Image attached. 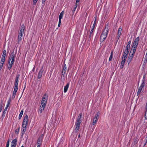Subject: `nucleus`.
Returning <instances> with one entry per match:
<instances>
[{
    "label": "nucleus",
    "mask_w": 147,
    "mask_h": 147,
    "mask_svg": "<svg viewBox=\"0 0 147 147\" xmlns=\"http://www.w3.org/2000/svg\"><path fill=\"white\" fill-rule=\"evenodd\" d=\"M16 56V54L14 53L13 51L9 55L8 62V64H9L8 69L9 70L11 69L13 64L14 63Z\"/></svg>",
    "instance_id": "nucleus-1"
},
{
    "label": "nucleus",
    "mask_w": 147,
    "mask_h": 147,
    "mask_svg": "<svg viewBox=\"0 0 147 147\" xmlns=\"http://www.w3.org/2000/svg\"><path fill=\"white\" fill-rule=\"evenodd\" d=\"M25 30V27L24 24L22 25L20 27V30L18 33V38L17 44L18 45L20 42L21 41L23 37V35L24 33Z\"/></svg>",
    "instance_id": "nucleus-2"
},
{
    "label": "nucleus",
    "mask_w": 147,
    "mask_h": 147,
    "mask_svg": "<svg viewBox=\"0 0 147 147\" xmlns=\"http://www.w3.org/2000/svg\"><path fill=\"white\" fill-rule=\"evenodd\" d=\"M82 116V113H80L79 116H78L77 120L76 122L75 125V126H76L75 130L76 132L78 131L79 129L80 123L82 122V120L81 119Z\"/></svg>",
    "instance_id": "nucleus-3"
},
{
    "label": "nucleus",
    "mask_w": 147,
    "mask_h": 147,
    "mask_svg": "<svg viewBox=\"0 0 147 147\" xmlns=\"http://www.w3.org/2000/svg\"><path fill=\"white\" fill-rule=\"evenodd\" d=\"M99 113L98 112L96 114H95L93 119V121L92 122V124L93 125H94H94L98 122V121L99 119Z\"/></svg>",
    "instance_id": "nucleus-4"
},
{
    "label": "nucleus",
    "mask_w": 147,
    "mask_h": 147,
    "mask_svg": "<svg viewBox=\"0 0 147 147\" xmlns=\"http://www.w3.org/2000/svg\"><path fill=\"white\" fill-rule=\"evenodd\" d=\"M47 99L48 95L47 94H45L42 97L41 104L46 105Z\"/></svg>",
    "instance_id": "nucleus-5"
},
{
    "label": "nucleus",
    "mask_w": 147,
    "mask_h": 147,
    "mask_svg": "<svg viewBox=\"0 0 147 147\" xmlns=\"http://www.w3.org/2000/svg\"><path fill=\"white\" fill-rule=\"evenodd\" d=\"M19 76V75H18L16 76L13 86V87L15 88L18 89V84Z\"/></svg>",
    "instance_id": "nucleus-6"
},
{
    "label": "nucleus",
    "mask_w": 147,
    "mask_h": 147,
    "mask_svg": "<svg viewBox=\"0 0 147 147\" xmlns=\"http://www.w3.org/2000/svg\"><path fill=\"white\" fill-rule=\"evenodd\" d=\"M96 18L95 19L94 21V22L93 24V26L91 28V31L90 32V34H89V37L91 38L92 36L93 35V32L94 31V27H95L96 24Z\"/></svg>",
    "instance_id": "nucleus-7"
},
{
    "label": "nucleus",
    "mask_w": 147,
    "mask_h": 147,
    "mask_svg": "<svg viewBox=\"0 0 147 147\" xmlns=\"http://www.w3.org/2000/svg\"><path fill=\"white\" fill-rule=\"evenodd\" d=\"M62 71L61 72L62 76L64 77L67 70V66L65 64H64L62 66Z\"/></svg>",
    "instance_id": "nucleus-8"
},
{
    "label": "nucleus",
    "mask_w": 147,
    "mask_h": 147,
    "mask_svg": "<svg viewBox=\"0 0 147 147\" xmlns=\"http://www.w3.org/2000/svg\"><path fill=\"white\" fill-rule=\"evenodd\" d=\"M44 137V135L43 134H42L41 136H40L38 138L37 141V144L41 145L42 142L43 138Z\"/></svg>",
    "instance_id": "nucleus-9"
},
{
    "label": "nucleus",
    "mask_w": 147,
    "mask_h": 147,
    "mask_svg": "<svg viewBox=\"0 0 147 147\" xmlns=\"http://www.w3.org/2000/svg\"><path fill=\"white\" fill-rule=\"evenodd\" d=\"M145 76H144L142 81V84L140 85V86L139 87V88L142 89L144 87L145 84Z\"/></svg>",
    "instance_id": "nucleus-10"
},
{
    "label": "nucleus",
    "mask_w": 147,
    "mask_h": 147,
    "mask_svg": "<svg viewBox=\"0 0 147 147\" xmlns=\"http://www.w3.org/2000/svg\"><path fill=\"white\" fill-rule=\"evenodd\" d=\"M46 105L41 104L40 107V109L38 111V113L40 114H41L42 111L44 110Z\"/></svg>",
    "instance_id": "nucleus-11"
},
{
    "label": "nucleus",
    "mask_w": 147,
    "mask_h": 147,
    "mask_svg": "<svg viewBox=\"0 0 147 147\" xmlns=\"http://www.w3.org/2000/svg\"><path fill=\"white\" fill-rule=\"evenodd\" d=\"M43 71V67H42L39 71L38 74V78L39 79L42 76V73Z\"/></svg>",
    "instance_id": "nucleus-12"
},
{
    "label": "nucleus",
    "mask_w": 147,
    "mask_h": 147,
    "mask_svg": "<svg viewBox=\"0 0 147 147\" xmlns=\"http://www.w3.org/2000/svg\"><path fill=\"white\" fill-rule=\"evenodd\" d=\"M134 56L133 55V54H130V53L129 55L128 56L127 60V62L128 65L131 62L132 59V58H133Z\"/></svg>",
    "instance_id": "nucleus-13"
},
{
    "label": "nucleus",
    "mask_w": 147,
    "mask_h": 147,
    "mask_svg": "<svg viewBox=\"0 0 147 147\" xmlns=\"http://www.w3.org/2000/svg\"><path fill=\"white\" fill-rule=\"evenodd\" d=\"M107 36L105 35H103L101 34L100 37V42H102L104 41L107 38Z\"/></svg>",
    "instance_id": "nucleus-14"
},
{
    "label": "nucleus",
    "mask_w": 147,
    "mask_h": 147,
    "mask_svg": "<svg viewBox=\"0 0 147 147\" xmlns=\"http://www.w3.org/2000/svg\"><path fill=\"white\" fill-rule=\"evenodd\" d=\"M122 30V29L121 27H119V29L118 30V31L117 35V38L118 39H119V37L121 36Z\"/></svg>",
    "instance_id": "nucleus-15"
},
{
    "label": "nucleus",
    "mask_w": 147,
    "mask_h": 147,
    "mask_svg": "<svg viewBox=\"0 0 147 147\" xmlns=\"http://www.w3.org/2000/svg\"><path fill=\"white\" fill-rule=\"evenodd\" d=\"M6 50H4L3 51V54L1 57V59L2 60H5V57L6 56Z\"/></svg>",
    "instance_id": "nucleus-16"
},
{
    "label": "nucleus",
    "mask_w": 147,
    "mask_h": 147,
    "mask_svg": "<svg viewBox=\"0 0 147 147\" xmlns=\"http://www.w3.org/2000/svg\"><path fill=\"white\" fill-rule=\"evenodd\" d=\"M69 83H67L66 85L64 87L63 91L64 92H66L68 89L69 86Z\"/></svg>",
    "instance_id": "nucleus-17"
},
{
    "label": "nucleus",
    "mask_w": 147,
    "mask_h": 147,
    "mask_svg": "<svg viewBox=\"0 0 147 147\" xmlns=\"http://www.w3.org/2000/svg\"><path fill=\"white\" fill-rule=\"evenodd\" d=\"M17 141V139L16 138L13 140L11 142V145L16 146Z\"/></svg>",
    "instance_id": "nucleus-18"
},
{
    "label": "nucleus",
    "mask_w": 147,
    "mask_h": 147,
    "mask_svg": "<svg viewBox=\"0 0 147 147\" xmlns=\"http://www.w3.org/2000/svg\"><path fill=\"white\" fill-rule=\"evenodd\" d=\"M109 30L104 29L102 31L101 34L104 35H106V36H107L108 33L109 32Z\"/></svg>",
    "instance_id": "nucleus-19"
},
{
    "label": "nucleus",
    "mask_w": 147,
    "mask_h": 147,
    "mask_svg": "<svg viewBox=\"0 0 147 147\" xmlns=\"http://www.w3.org/2000/svg\"><path fill=\"white\" fill-rule=\"evenodd\" d=\"M4 103L3 100H1L0 103V112L2 111L3 108L4 106Z\"/></svg>",
    "instance_id": "nucleus-20"
},
{
    "label": "nucleus",
    "mask_w": 147,
    "mask_h": 147,
    "mask_svg": "<svg viewBox=\"0 0 147 147\" xmlns=\"http://www.w3.org/2000/svg\"><path fill=\"white\" fill-rule=\"evenodd\" d=\"M23 121L28 124V116L26 115L24 117Z\"/></svg>",
    "instance_id": "nucleus-21"
},
{
    "label": "nucleus",
    "mask_w": 147,
    "mask_h": 147,
    "mask_svg": "<svg viewBox=\"0 0 147 147\" xmlns=\"http://www.w3.org/2000/svg\"><path fill=\"white\" fill-rule=\"evenodd\" d=\"M18 88H14V90L13 92V93L12 95V97L13 98H15L17 91L18 90Z\"/></svg>",
    "instance_id": "nucleus-22"
},
{
    "label": "nucleus",
    "mask_w": 147,
    "mask_h": 147,
    "mask_svg": "<svg viewBox=\"0 0 147 147\" xmlns=\"http://www.w3.org/2000/svg\"><path fill=\"white\" fill-rule=\"evenodd\" d=\"M130 47L128 46H126L125 49L124 51V52H126L127 53H128Z\"/></svg>",
    "instance_id": "nucleus-23"
},
{
    "label": "nucleus",
    "mask_w": 147,
    "mask_h": 147,
    "mask_svg": "<svg viewBox=\"0 0 147 147\" xmlns=\"http://www.w3.org/2000/svg\"><path fill=\"white\" fill-rule=\"evenodd\" d=\"M128 53H127L126 52H124L123 53V56L122 57V58L126 59L127 58V55Z\"/></svg>",
    "instance_id": "nucleus-24"
},
{
    "label": "nucleus",
    "mask_w": 147,
    "mask_h": 147,
    "mask_svg": "<svg viewBox=\"0 0 147 147\" xmlns=\"http://www.w3.org/2000/svg\"><path fill=\"white\" fill-rule=\"evenodd\" d=\"M142 89L138 88V92H137V96H138V98L139 97V95H140V93L142 91Z\"/></svg>",
    "instance_id": "nucleus-25"
},
{
    "label": "nucleus",
    "mask_w": 147,
    "mask_h": 147,
    "mask_svg": "<svg viewBox=\"0 0 147 147\" xmlns=\"http://www.w3.org/2000/svg\"><path fill=\"white\" fill-rule=\"evenodd\" d=\"M113 52L112 51L111 53V55L109 59V61H111L113 58Z\"/></svg>",
    "instance_id": "nucleus-26"
},
{
    "label": "nucleus",
    "mask_w": 147,
    "mask_h": 147,
    "mask_svg": "<svg viewBox=\"0 0 147 147\" xmlns=\"http://www.w3.org/2000/svg\"><path fill=\"white\" fill-rule=\"evenodd\" d=\"M24 111L23 110H22L21 111V112L20 113L19 115V119H20L23 115V113Z\"/></svg>",
    "instance_id": "nucleus-27"
},
{
    "label": "nucleus",
    "mask_w": 147,
    "mask_h": 147,
    "mask_svg": "<svg viewBox=\"0 0 147 147\" xmlns=\"http://www.w3.org/2000/svg\"><path fill=\"white\" fill-rule=\"evenodd\" d=\"M64 13V11H62V12H61L59 16V18L62 19L63 17V15Z\"/></svg>",
    "instance_id": "nucleus-28"
},
{
    "label": "nucleus",
    "mask_w": 147,
    "mask_h": 147,
    "mask_svg": "<svg viewBox=\"0 0 147 147\" xmlns=\"http://www.w3.org/2000/svg\"><path fill=\"white\" fill-rule=\"evenodd\" d=\"M26 130V129L22 128L21 132V134H22V135H23L25 134Z\"/></svg>",
    "instance_id": "nucleus-29"
},
{
    "label": "nucleus",
    "mask_w": 147,
    "mask_h": 147,
    "mask_svg": "<svg viewBox=\"0 0 147 147\" xmlns=\"http://www.w3.org/2000/svg\"><path fill=\"white\" fill-rule=\"evenodd\" d=\"M109 23H108L106 24L104 29H106V30L109 31Z\"/></svg>",
    "instance_id": "nucleus-30"
},
{
    "label": "nucleus",
    "mask_w": 147,
    "mask_h": 147,
    "mask_svg": "<svg viewBox=\"0 0 147 147\" xmlns=\"http://www.w3.org/2000/svg\"><path fill=\"white\" fill-rule=\"evenodd\" d=\"M137 46L136 45H135L133 44H132V47L131 48V50H133V49H137Z\"/></svg>",
    "instance_id": "nucleus-31"
},
{
    "label": "nucleus",
    "mask_w": 147,
    "mask_h": 147,
    "mask_svg": "<svg viewBox=\"0 0 147 147\" xmlns=\"http://www.w3.org/2000/svg\"><path fill=\"white\" fill-rule=\"evenodd\" d=\"M125 63L124 62H121L120 65V68L121 69H123V68Z\"/></svg>",
    "instance_id": "nucleus-32"
},
{
    "label": "nucleus",
    "mask_w": 147,
    "mask_h": 147,
    "mask_svg": "<svg viewBox=\"0 0 147 147\" xmlns=\"http://www.w3.org/2000/svg\"><path fill=\"white\" fill-rule=\"evenodd\" d=\"M8 107H6L5 108V109H4V110L3 111V112L2 114H4V115H5V113H6V112L7 111V109Z\"/></svg>",
    "instance_id": "nucleus-33"
},
{
    "label": "nucleus",
    "mask_w": 147,
    "mask_h": 147,
    "mask_svg": "<svg viewBox=\"0 0 147 147\" xmlns=\"http://www.w3.org/2000/svg\"><path fill=\"white\" fill-rule=\"evenodd\" d=\"M5 116V115L4 114H2V116L0 118V121H2L4 117Z\"/></svg>",
    "instance_id": "nucleus-34"
},
{
    "label": "nucleus",
    "mask_w": 147,
    "mask_h": 147,
    "mask_svg": "<svg viewBox=\"0 0 147 147\" xmlns=\"http://www.w3.org/2000/svg\"><path fill=\"white\" fill-rule=\"evenodd\" d=\"M136 49H133V50H131V51H132V53L131 54H133V55L134 56V54L135 53Z\"/></svg>",
    "instance_id": "nucleus-35"
},
{
    "label": "nucleus",
    "mask_w": 147,
    "mask_h": 147,
    "mask_svg": "<svg viewBox=\"0 0 147 147\" xmlns=\"http://www.w3.org/2000/svg\"><path fill=\"white\" fill-rule=\"evenodd\" d=\"M139 37H137L134 40V41L138 43L139 41Z\"/></svg>",
    "instance_id": "nucleus-36"
},
{
    "label": "nucleus",
    "mask_w": 147,
    "mask_h": 147,
    "mask_svg": "<svg viewBox=\"0 0 147 147\" xmlns=\"http://www.w3.org/2000/svg\"><path fill=\"white\" fill-rule=\"evenodd\" d=\"M19 128L18 129H17L15 130V133L16 134H18L19 132Z\"/></svg>",
    "instance_id": "nucleus-37"
},
{
    "label": "nucleus",
    "mask_w": 147,
    "mask_h": 147,
    "mask_svg": "<svg viewBox=\"0 0 147 147\" xmlns=\"http://www.w3.org/2000/svg\"><path fill=\"white\" fill-rule=\"evenodd\" d=\"M27 125H26L25 124H22V128L26 129V126Z\"/></svg>",
    "instance_id": "nucleus-38"
},
{
    "label": "nucleus",
    "mask_w": 147,
    "mask_h": 147,
    "mask_svg": "<svg viewBox=\"0 0 147 147\" xmlns=\"http://www.w3.org/2000/svg\"><path fill=\"white\" fill-rule=\"evenodd\" d=\"M144 118L145 119H147V112H145Z\"/></svg>",
    "instance_id": "nucleus-39"
},
{
    "label": "nucleus",
    "mask_w": 147,
    "mask_h": 147,
    "mask_svg": "<svg viewBox=\"0 0 147 147\" xmlns=\"http://www.w3.org/2000/svg\"><path fill=\"white\" fill-rule=\"evenodd\" d=\"M9 140H8L7 142V143L6 145V147H9Z\"/></svg>",
    "instance_id": "nucleus-40"
},
{
    "label": "nucleus",
    "mask_w": 147,
    "mask_h": 147,
    "mask_svg": "<svg viewBox=\"0 0 147 147\" xmlns=\"http://www.w3.org/2000/svg\"><path fill=\"white\" fill-rule=\"evenodd\" d=\"M131 40H129L128 43H127V46H129L130 47V45H131Z\"/></svg>",
    "instance_id": "nucleus-41"
},
{
    "label": "nucleus",
    "mask_w": 147,
    "mask_h": 147,
    "mask_svg": "<svg viewBox=\"0 0 147 147\" xmlns=\"http://www.w3.org/2000/svg\"><path fill=\"white\" fill-rule=\"evenodd\" d=\"M126 59L123 58H122V61H121V62H124V63H125Z\"/></svg>",
    "instance_id": "nucleus-42"
},
{
    "label": "nucleus",
    "mask_w": 147,
    "mask_h": 147,
    "mask_svg": "<svg viewBox=\"0 0 147 147\" xmlns=\"http://www.w3.org/2000/svg\"><path fill=\"white\" fill-rule=\"evenodd\" d=\"M76 9V7H74L72 11V12L73 13L75 12Z\"/></svg>",
    "instance_id": "nucleus-43"
},
{
    "label": "nucleus",
    "mask_w": 147,
    "mask_h": 147,
    "mask_svg": "<svg viewBox=\"0 0 147 147\" xmlns=\"http://www.w3.org/2000/svg\"><path fill=\"white\" fill-rule=\"evenodd\" d=\"M78 2H76V3L75 4V5L74 6V7H76V8H77V7L78 6V5L79 4V3H78Z\"/></svg>",
    "instance_id": "nucleus-44"
},
{
    "label": "nucleus",
    "mask_w": 147,
    "mask_h": 147,
    "mask_svg": "<svg viewBox=\"0 0 147 147\" xmlns=\"http://www.w3.org/2000/svg\"><path fill=\"white\" fill-rule=\"evenodd\" d=\"M37 1L38 0H33V4L34 5H35Z\"/></svg>",
    "instance_id": "nucleus-45"
},
{
    "label": "nucleus",
    "mask_w": 147,
    "mask_h": 147,
    "mask_svg": "<svg viewBox=\"0 0 147 147\" xmlns=\"http://www.w3.org/2000/svg\"><path fill=\"white\" fill-rule=\"evenodd\" d=\"M138 43L134 41V42L133 44L135 45H136L137 46H138Z\"/></svg>",
    "instance_id": "nucleus-46"
},
{
    "label": "nucleus",
    "mask_w": 147,
    "mask_h": 147,
    "mask_svg": "<svg viewBox=\"0 0 147 147\" xmlns=\"http://www.w3.org/2000/svg\"><path fill=\"white\" fill-rule=\"evenodd\" d=\"M10 100H9L8 101L6 107H8L9 105L10 104Z\"/></svg>",
    "instance_id": "nucleus-47"
},
{
    "label": "nucleus",
    "mask_w": 147,
    "mask_h": 147,
    "mask_svg": "<svg viewBox=\"0 0 147 147\" xmlns=\"http://www.w3.org/2000/svg\"><path fill=\"white\" fill-rule=\"evenodd\" d=\"M144 59L146 61H147V55H146Z\"/></svg>",
    "instance_id": "nucleus-48"
},
{
    "label": "nucleus",
    "mask_w": 147,
    "mask_h": 147,
    "mask_svg": "<svg viewBox=\"0 0 147 147\" xmlns=\"http://www.w3.org/2000/svg\"><path fill=\"white\" fill-rule=\"evenodd\" d=\"M61 18H59V23H61Z\"/></svg>",
    "instance_id": "nucleus-49"
},
{
    "label": "nucleus",
    "mask_w": 147,
    "mask_h": 147,
    "mask_svg": "<svg viewBox=\"0 0 147 147\" xmlns=\"http://www.w3.org/2000/svg\"><path fill=\"white\" fill-rule=\"evenodd\" d=\"M26 83L25 84L24 86V88L23 90V92L24 91V90H25V89L26 88Z\"/></svg>",
    "instance_id": "nucleus-50"
},
{
    "label": "nucleus",
    "mask_w": 147,
    "mask_h": 147,
    "mask_svg": "<svg viewBox=\"0 0 147 147\" xmlns=\"http://www.w3.org/2000/svg\"><path fill=\"white\" fill-rule=\"evenodd\" d=\"M22 124H25L26 125H27L28 124L26 123V122H24V121H23Z\"/></svg>",
    "instance_id": "nucleus-51"
},
{
    "label": "nucleus",
    "mask_w": 147,
    "mask_h": 147,
    "mask_svg": "<svg viewBox=\"0 0 147 147\" xmlns=\"http://www.w3.org/2000/svg\"><path fill=\"white\" fill-rule=\"evenodd\" d=\"M146 111L145 112H147V105H146Z\"/></svg>",
    "instance_id": "nucleus-52"
},
{
    "label": "nucleus",
    "mask_w": 147,
    "mask_h": 147,
    "mask_svg": "<svg viewBox=\"0 0 147 147\" xmlns=\"http://www.w3.org/2000/svg\"><path fill=\"white\" fill-rule=\"evenodd\" d=\"M16 146L11 145V147H16Z\"/></svg>",
    "instance_id": "nucleus-53"
},
{
    "label": "nucleus",
    "mask_w": 147,
    "mask_h": 147,
    "mask_svg": "<svg viewBox=\"0 0 147 147\" xmlns=\"http://www.w3.org/2000/svg\"><path fill=\"white\" fill-rule=\"evenodd\" d=\"M147 143V142H146V141H145V143H144V146H145V145Z\"/></svg>",
    "instance_id": "nucleus-54"
},
{
    "label": "nucleus",
    "mask_w": 147,
    "mask_h": 147,
    "mask_svg": "<svg viewBox=\"0 0 147 147\" xmlns=\"http://www.w3.org/2000/svg\"><path fill=\"white\" fill-rule=\"evenodd\" d=\"M46 1V0H42V3H44Z\"/></svg>",
    "instance_id": "nucleus-55"
},
{
    "label": "nucleus",
    "mask_w": 147,
    "mask_h": 147,
    "mask_svg": "<svg viewBox=\"0 0 147 147\" xmlns=\"http://www.w3.org/2000/svg\"><path fill=\"white\" fill-rule=\"evenodd\" d=\"M145 141H146V142H147V136H146V138L145 140Z\"/></svg>",
    "instance_id": "nucleus-56"
},
{
    "label": "nucleus",
    "mask_w": 147,
    "mask_h": 147,
    "mask_svg": "<svg viewBox=\"0 0 147 147\" xmlns=\"http://www.w3.org/2000/svg\"><path fill=\"white\" fill-rule=\"evenodd\" d=\"M41 145L38 144V145H37V147H40Z\"/></svg>",
    "instance_id": "nucleus-57"
},
{
    "label": "nucleus",
    "mask_w": 147,
    "mask_h": 147,
    "mask_svg": "<svg viewBox=\"0 0 147 147\" xmlns=\"http://www.w3.org/2000/svg\"><path fill=\"white\" fill-rule=\"evenodd\" d=\"M60 24H61V23L59 24V23H58V27H60Z\"/></svg>",
    "instance_id": "nucleus-58"
},
{
    "label": "nucleus",
    "mask_w": 147,
    "mask_h": 147,
    "mask_svg": "<svg viewBox=\"0 0 147 147\" xmlns=\"http://www.w3.org/2000/svg\"><path fill=\"white\" fill-rule=\"evenodd\" d=\"M80 0H76V2H79Z\"/></svg>",
    "instance_id": "nucleus-59"
},
{
    "label": "nucleus",
    "mask_w": 147,
    "mask_h": 147,
    "mask_svg": "<svg viewBox=\"0 0 147 147\" xmlns=\"http://www.w3.org/2000/svg\"><path fill=\"white\" fill-rule=\"evenodd\" d=\"M95 126H96V125L94 126V127H93V128H92V129H93V130H94V128H95Z\"/></svg>",
    "instance_id": "nucleus-60"
},
{
    "label": "nucleus",
    "mask_w": 147,
    "mask_h": 147,
    "mask_svg": "<svg viewBox=\"0 0 147 147\" xmlns=\"http://www.w3.org/2000/svg\"><path fill=\"white\" fill-rule=\"evenodd\" d=\"M80 134H79L78 135V137L79 138L80 137Z\"/></svg>",
    "instance_id": "nucleus-61"
},
{
    "label": "nucleus",
    "mask_w": 147,
    "mask_h": 147,
    "mask_svg": "<svg viewBox=\"0 0 147 147\" xmlns=\"http://www.w3.org/2000/svg\"><path fill=\"white\" fill-rule=\"evenodd\" d=\"M21 147H24V146L23 145H22Z\"/></svg>",
    "instance_id": "nucleus-62"
}]
</instances>
